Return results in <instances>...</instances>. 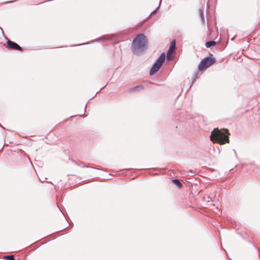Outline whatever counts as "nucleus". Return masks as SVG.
I'll return each mask as SVG.
<instances>
[{
    "label": "nucleus",
    "mask_w": 260,
    "mask_h": 260,
    "mask_svg": "<svg viewBox=\"0 0 260 260\" xmlns=\"http://www.w3.org/2000/svg\"><path fill=\"white\" fill-rule=\"evenodd\" d=\"M230 133L227 129L214 128L211 132L210 136L211 141L214 143H217L220 145H223L230 142L229 137Z\"/></svg>",
    "instance_id": "1"
},
{
    "label": "nucleus",
    "mask_w": 260,
    "mask_h": 260,
    "mask_svg": "<svg viewBox=\"0 0 260 260\" xmlns=\"http://www.w3.org/2000/svg\"><path fill=\"white\" fill-rule=\"evenodd\" d=\"M146 43V37L143 34H139L134 39L132 48L134 51L143 50Z\"/></svg>",
    "instance_id": "2"
},
{
    "label": "nucleus",
    "mask_w": 260,
    "mask_h": 260,
    "mask_svg": "<svg viewBox=\"0 0 260 260\" xmlns=\"http://www.w3.org/2000/svg\"><path fill=\"white\" fill-rule=\"evenodd\" d=\"M165 53H162L151 68L150 71V75H152L159 70L162 63L165 61Z\"/></svg>",
    "instance_id": "3"
},
{
    "label": "nucleus",
    "mask_w": 260,
    "mask_h": 260,
    "mask_svg": "<svg viewBox=\"0 0 260 260\" xmlns=\"http://www.w3.org/2000/svg\"><path fill=\"white\" fill-rule=\"evenodd\" d=\"M216 60L214 58L208 57L203 59L199 65L198 69L200 71L205 70L212 65Z\"/></svg>",
    "instance_id": "4"
},
{
    "label": "nucleus",
    "mask_w": 260,
    "mask_h": 260,
    "mask_svg": "<svg viewBox=\"0 0 260 260\" xmlns=\"http://www.w3.org/2000/svg\"><path fill=\"white\" fill-rule=\"evenodd\" d=\"M7 43L9 49L22 51V48L18 44L12 41L8 40Z\"/></svg>",
    "instance_id": "5"
},
{
    "label": "nucleus",
    "mask_w": 260,
    "mask_h": 260,
    "mask_svg": "<svg viewBox=\"0 0 260 260\" xmlns=\"http://www.w3.org/2000/svg\"><path fill=\"white\" fill-rule=\"evenodd\" d=\"M175 45L176 41L175 40H174L171 42L169 50L167 53V58L168 60L171 59V54L174 51L175 49Z\"/></svg>",
    "instance_id": "6"
},
{
    "label": "nucleus",
    "mask_w": 260,
    "mask_h": 260,
    "mask_svg": "<svg viewBox=\"0 0 260 260\" xmlns=\"http://www.w3.org/2000/svg\"><path fill=\"white\" fill-rule=\"evenodd\" d=\"M144 89V87L142 85H140L135 87H134L133 88H131L129 89V92H139L143 90Z\"/></svg>",
    "instance_id": "7"
},
{
    "label": "nucleus",
    "mask_w": 260,
    "mask_h": 260,
    "mask_svg": "<svg viewBox=\"0 0 260 260\" xmlns=\"http://www.w3.org/2000/svg\"><path fill=\"white\" fill-rule=\"evenodd\" d=\"M216 42L214 41H211L209 42H207L206 43V46L207 48H209L211 46H215L216 45Z\"/></svg>",
    "instance_id": "8"
},
{
    "label": "nucleus",
    "mask_w": 260,
    "mask_h": 260,
    "mask_svg": "<svg viewBox=\"0 0 260 260\" xmlns=\"http://www.w3.org/2000/svg\"><path fill=\"white\" fill-rule=\"evenodd\" d=\"M173 182L179 188H181L182 187V184L179 181L178 179H174L173 180Z\"/></svg>",
    "instance_id": "9"
},
{
    "label": "nucleus",
    "mask_w": 260,
    "mask_h": 260,
    "mask_svg": "<svg viewBox=\"0 0 260 260\" xmlns=\"http://www.w3.org/2000/svg\"><path fill=\"white\" fill-rule=\"evenodd\" d=\"M6 258L8 260H15L14 257L12 255H7L5 256Z\"/></svg>",
    "instance_id": "10"
},
{
    "label": "nucleus",
    "mask_w": 260,
    "mask_h": 260,
    "mask_svg": "<svg viewBox=\"0 0 260 260\" xmlns=\"http://www.w3.org/2000/svg\"><path fill=\"white\" fill-rule=\"evenodd\" d=\"M155 11H153V12H152V13H151V14H154V13H155Z\"/></svg>",
    "instance_id": "11"
}]
</instances>
